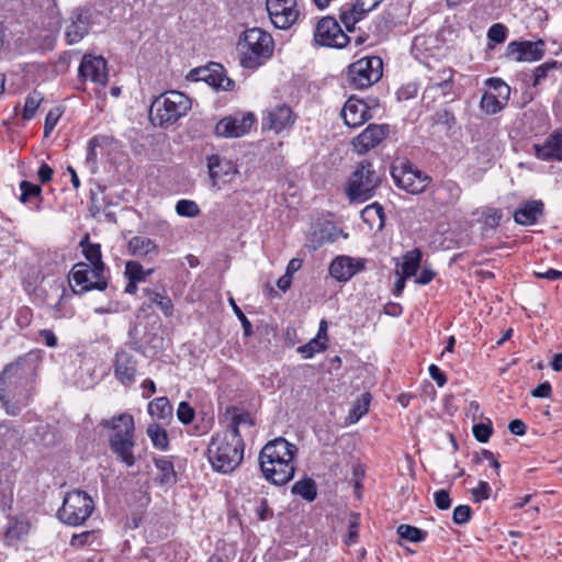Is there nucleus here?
I'll return each mask as SVG.
<instances>
[{
  "instance_id": "nucleus-47",
  "label": "nucleus",
  "mask_w": 562,
  "mask_h": 562,
  "mask_svg": "<svg viewBox=\"0 0 562 562\" xmlns=\"http://www.w3.org/2000/svg\"><path fill=\"white\" fill-rule=\"evenodd\" d=\"M326 344L324 340L319 338H313L307 344L301 346L299 348V352L302 353L303 358L308 359L312 358L316 352H321L326 349Z\"/></svg>"
},
{
  "instance_id": "nucleus-23",
  "label": "nucleus",
  "mask_w": 562,
  "mask_h": 562,
  "mask_svg": "<svg viewBox=\"0 0 562 562\" xmlns=\"http://www.w3.org/2000/svg\"><path fill=\"white\" fill-rule=\"evenodd\" d=\"M389 134V126L385 124H370L352 142L355 149L364 154L378 146Z\"/></svg>"
},
{
  "instance_id": "nucleus-35",
  "label": "nucleus",
  "mask_w": 562,
  "mask_h": 562,
  "mask_svg": "<svg viewBox=\"0 0 562 562\" xmlns=\"http://www.w3.org/2000/svg\"><path fill=\"white\" fill-rule=\"evenodd\" d=\"M452 78L453 70L443 68L439 70L437 75L429 78L428 89H441L442 94L447 95L451 90Z\"/></svg>"
},
{
  "instance_id": "nucleus-39",
  "label": "nucleus",
  "mask_w": 562,
  "mask_h": 562,
  "mask_svg": "<svg viewBox=\"0 0 562 562\" xmlns=\"http://www.w3.org/2000/svg\"><path fill=\"white\" fill-rule=\"evenodd\" d=\"M146 432L149 439L151 440L154 447L160 450H166L168 448L169 440L167 431L161 426H159L158 424H150L147 427Z\"/></svg>"
},
{
  "instance_id": "nucleus-8",
  "label": "nucleus",
  "mask_w": 562,
  "mask_h": 562,
  "mask_svg": "<svg viewBox=\"0 0 562 562\" xmlns=\"http://www.w3.org/2000/svg\"><path fill=\"white\" fill-rule=\"evenodd\" d=\"M93 509L94 502L86 492L72 491L66 494L57 516L64 524L76 527L82 525Z\"/></svg>"
},
{
  "instance_id": "nucleus-26",
  "label": "nucleus",
  "mask_w": 562,
  "mask_h": 562,
  "mask_svg": "<svg viewBox=\"0 0 562 562\" xmlns=\"http://www.w3.org/2000/svg\"><path fill=\"white\" fill-rule=\"evenodd\" d=\"M207 168L213 187H216L220 181H226L227 176L235 173L232 162L217 155L207 158Z\"/></svg>"
},
{
  "instance_id": "nucleus-1",
  "label": "nucleus",
  "mask_w": 562,
  "mask_h": 562,
  "mask_svg": "<svg viewBox=\"0 0 562 562\" xmlns=\"http://www.w3.org/2000/svg\"><path fill=\"white\" fill-rule=\"evenodd\" d=\"M40 351L32 350L7 364L0 374V402L8 415L16 416L27 406L38 379Z\"/></svg>"
},
{
  "instance_id": "nucleus-6",
  "label": "nucleus",
  "mask_w": 562,
  "mask_h": 562,
  "mask_svg": "<svg viewBox=\"0 0 562 562\" xmlns=\"http://www.w3.org/2000/svg\"><path fill=\"white\" fill-rule=\"evenodd\" d=\"M191 100L179 91H167L157 97L149 110V119L154 124L167 126L177 122L191 109Z\"/></svg>"
},
{
  "instance_id": "nucleus-34",
  "label": "nucleus",
  "mask_w": 562,
  "mask_h": 562,
  "mask_svg": "<svg viewBox=\"0 0 562 562\" xmlns=\"http://www.w3.org/2000/svg\"><path fill=\"white\" fill-rule=\"evenodd\" d=\"M361 217L370 227L376 225L382 228L384 226V210L378 202L366 206L361 212Z\"/></svg>"
},
{
  "instance_id": "nucleus-33",
  "label": "nucleus",
  "mask_w": 562,
  "mask_h": 562,
  "mask_svg": "<svg viewBox=\"0 0 562 562\" xmlns=\"http://www.w3.org/2000/svg\"><path fill=\"white\" fill-rule=\"evenodd\" d=\"M172 406L166 396L157 397L148 404V413L154 418L167 420L172 417Z\"/></svg>"
},
{
  "instance_id": "nucleus-63",
  "label": "nucleus",
  "mask_w": 562,
  "mask_h": 562,
  "mask_svg": "<svg viewBox=\"0 0 562 562\" xmlns=\"http://www.w3.org/2000/svg\"><path fill=\"white\" fill-rule=\"evenodd\" d=\"M508 429L513 435L524 436L526 434V424L521 419H514L509 423Z\"/></svg>"
},
{
  "instance_id": "nucleus-50",
  "label": "nucleus",
  "mask_w": 562,
  "mask_h": 562,
  "mask_svg": "<svg viewBox=\"0 0 562 562\" xmlns=\"http://www.w3.org/2000/svg\"><path fill=\"white\" fill-rule=\"evenodd\" d=\"M20 190H21L20 201L22 203H26L33 196H36V198L40 196L41 192H42V189L38 184H34V183L25 181V180L20 183Z\"/></svg>"
},
{
  "instance_id": "nucleus-44",
  "label": "nucleus",
  "mask_w": 562,
  "mask_h": 562,
  "mask_svg": "<svg viewBox=\"0 0 562 562\" xmlns=\"http://www.w3.org/2000/svg\"><path fill=\"white\" fill-rule=\"evenodd\" d=\"M54 290L56 292L57 301L54 304H50L52 316L55 319L70 317L72 313L70 311H65L63 305L66 296L65 289L61 285H56L54 286Z\"/></svg>"
},
{
  "instance_id": "nucleus-24",
  "label": "nucleus",
  "mask_w": 562,
  "mask_h": 562,
  "mask_svg": "<svg viewBox=\"0 0 562 562\" xmlns=\"http://www.w3.org/2000/svg\"><path fill=\"white\" fill-rule=\"evenodd\" d=\"M533 150L538 159L562 161V130L551 133L543 144H535Z\"/></svg>"
},
{
  "instance_id": "nucleus-37",
  "label": "nucleus",
  "mask_w": 562,
  "mask_h": 562,
  "mask_svg": "<svg viewBox=\"0 0 562 562\" xmlns=\"http://www.w3.org/2000/svg\"><path fill=\"white\" fill-rule=\"evenodd\" d=\"M292 493L307 502H313L317 496V486L313 479H303L292 485Z\"/></svg>"
},
{
  "instance_id": "nucleus-62",
  "label": "nucleus",
  "mask_w": 562,
  "mask_h": 562,
  "mask_svg": "<svg viewBox=\"0 0 562 562\" xmlns=\"http://www.w3.org/2000/svg\"><path fill=\"white\" fill-rule=\"evenodd\" d=\"M551 392H552L551 384L548 381H546V382L540 383L536 389H533L531 391V395L533 397L547 398L551 395Z\"/></svg>"
},
{
  "instance_id": "nucleus-29",
  "label": "nucleus",
  "mask_w": 562,
  "mask_h": 562,
  "mask_svg": "<svg viewBox=\"0 0 562 562\" xmlns=\"http://www.w3.org/2000/svg\"><path fill=\"white\" fill-rule=\"evenodd\" d=\"M127 249L132 256L137 257L157 256L159 252L158 245L153 239L144 236L132 237Z\"/></svg>"
},
{
  "instance_id": "nucleus-4",
  "label": "nucleus",
  "mask_w": 562,
  "mask_h": 562,
  "mask_svg": "<svg viewBox=\"0 0 562 562\" xmlns=\"http://www.w3.org/2000/svg\"><path fill=\"white\" fill-rule=\"evenodd\" d=\"M273 48L272 36L260 27L244 31L236 44L239 64L246 69H257L266 64L272 56Z\"/></svg>"
},
{
  "instance_id": "nucleus-18",
  "label": "nucleus",
  "mask_w": 562,
  "mask_h": 562,
  "mask_svg": "<svg viewBox=\"0 0 562 562\" xmlns=\"http://www.w3.org/2000/svg\"><path fill=\"white\" fill-rule=\"evenodd\" d=\"M79 77L100 88L108 83L106 60L102 56L85 55L78 68Z\"/></svg>"
},
{
  "instance_id": "nucleus-53",
  "label": "nucleus",
  "mask_w": 562,
  "mask_h": 562,
  "mask_svg": "<svg viewBox=\"0 0 562 562\" xmlns=\"http://www.w3.org/2000/svg\"><path fill=\"white\" fill-rule=\"evenodd\" d=\"M228 302H229V305L232 306L233 312L235 313V315L241 323L244 335L246 337H249L252 334L251 323L246 317V315L243 313V311L238 307V305L236 304V302L233 297H229Z\"/></svg>"
},
{
  "instance_id": "nucleus-38",
  "label": "nucleus",
  "mask_w": 562,
  "mask_h": 562,
  "mask_svg": "<svg viewBox=\"0 0 562 562\" xmlns=\"http://www.w3.org/2000/svg\"><path fill=\"white\" fill-rule=\"evenodd\" d=\"M507 101L508 100H503V98L490 91L483 94L480 104L485 113L495 114L504 108Z\"/></svg>"
},
{
  "instance_id": "nucleus-11",
  "label": "nucleus",
  "mask_w": 562,
  "mask_h": 562,
  "mask_svg": "<svg viewBox=\"0 0 562 562\" xmlns=\"http://www.w3.org/2000/svg\"><path fill=\"white\" fill-rule=\"evenodd\" d=\"M391 175L396 187L411 194L424 192L431 182V178L428 175L418 170L408 161H401L394 165Z\"/></svg>"
},
{
  "instance_id": "nucleus-40",
  "label": "nucleus",
  "mask_w": 562,
  "mask_h": 562,
  "mask_svg": "<svg viewBox=\"0 0 562 562\" xmlns=\"http://www.w3.org/2000/svg\"><path fill=\"white\" fill-rule=\"evenodd\" d=\"M397 535L409 542H422L426 539L427 532L411 525H400L397 527Z\"/></svg>"
},
{
  "instance_id": "nucleus-51",
  "label": "nucleus",
  "mask_w": 562,
  "mask_h": 562,
  "mask_svg": "<svg viewBox=\"0 0 562 562\" xmlns=\"http://www.w3.org/2000/svg\"><path fill=\"white\" fill-rule=\"evenodd\" d=\"M486 85L494 90L493 93L503 98V100H508L510 94V88L499 78H488L486 80Z\"/></svg>"
},
{
  "instance_id": "nucleus-36",
  "label": "nucleus",
  "mask_w": 562,
  "mask_h": 562,
  "mask_svg": "<svg viewBox=\"0 0 562 562\" xmlns=\"http://www.w3.org/2000/svg\"><path fill=\"white\" fill-rule=\"evenodd\" d=\"M422 257V251L418 248H415L404 255L401 267L404 278H411L417 273L420 267Z\"/></svg>"
},
{
  "instance_id": "nucleus-12",
  "label": "nucleus",
  "mask_w": 562,
  "mask_h": 562,
  "mask_svg": "<svg viewBox=\"0 0 562 562\" xmlns=\"http://www.w3.org/2000/svg\"><path fill=\"white\" fill-rule=\"evenodd\" d=\"M314 42L318 46L344 48L350 42V37L342 31L335 18L324 16L315 26Z\"/></svg>"
},
{
  "instance_id": "nucleus-55",
  "label": "nucleus",
  "mask_w": 562,
  "mask_h": 562,
  "mask_svg": "<svg viewBox=\"0 0 562 562\" xmlns=\"http://www.w3.org/2000/svg\"><path fill=\"white\" fill-rule=\"evenodd\" d=\"M195 416L194 409L187 402H181L177 409V417L182 424H190Z\"/></svg>"
},
{
  "instance_id": "nucleus-22",
  "label": "nucleus",
  "mask_w": 562,
  "mask_h": 562,
  "mask_svg": "<svg viewBox=\"0 0 562 562\" xmlns=\"http://www.w3.org/2000/svg\"><path fill=\"white\" fill-rule=\"evenodd\" d=\"M91 24V13L89 9L77 8L70 15V24L66 30V38L68 44L80 42L89 32Z\"/></svg>"
},
{
  "instance_id": "nucleus-16",
  "label": "nucleus",
  "mask_w": 562,
  "mask_h": 562,
  "mask_svg": "<svg viewBox=\"0 0 562 562\" xmlns=\"http://www.w3.org/2000/svg\"><path fill=\"white\" fill-rule=\"evenodd\" d=\"M295 123V114L291 106L281 103L268 108L262 115V130L280 134L289 131Z\"/></svg>"
},
{
  "instance_id": "nucleus-43",
  "label": "nucleus",
  "mask_w": 562,
  "mask_h": 562,
  "mask_svg": "<svg viewBox=\"0 0 562 562\" xmlns=\"http://www.w3.org/2000/svg\"><path fill=\"white\" fill-rule=\"evenodd\" d=\"M148 300L151 304L157 305L166 316H170L173 311V304L171 299L159 292L147 290Z\"/></svg>"
},
{
  "instance_id": "nucleus-10",
  "label": "nucleus",
  "mask_w": 562,
  "mask_h": 562,
  "mask_svg": "<svg viewBox=\"0 0 562 562\" xmlns=\"http://www.w3.org/2000/svg\"><path fill=\"white\" fill-rule=\"evenodd\" d=\"M69 281L74 282L71 289L75 294L92 290L103 291L108 286L105 271L98 267L93 268L87 262H78L72 267Z\"/></svg>"
},
{
  "instance_id": "nucleus-31",
  "label": "nucleus",
  "mask_w": 562,
  "mask_h": 562,
  "mask_svg": "<svg viewBox=\"0 0 562 562\" xmlns=\"http://www.w3.org/2000/svg\"><path fill=\"white\" fill-rule=\"evenodd\" d=\"M367 12H362L359 9L357 2L352 4H347L340 9V21L345 25L348 32H352L356 23L361 21L366 16Z\"/></svg>"
},
{
  "instance_id": "nucleus-28",
  "label": "nucleus",
  "mask_w": 562,
  "mask_h": 562,
  "mask_svg": "<svg viewBox=\"0 0 562 562\" xmlns=\"http://www.w3.org/2000/svg\"><path fill=\"white\" fill-rule=\"evenodd\" d=\"M227 413L232 414V417L227 429L224 431L237 438H243L241 430L250 429L255 424L252 417L249 413L236 408L227 409Z\"/></svg>"
},
{
  "instance_id": "nucleus-25",
  "label": "nucleus",
  "mask_w": 562,
  "mask_h": 562,
  "mask_svg": "<svg viewBox=\"0 0 562 562\" xmlns=\"http://www.w3.org/2000/svg\"><path fill=\"white\" fill-rule=\"evenodd\" d=\"M341 117L347 126L356 128L370 119L369 108L363 101L349 98L341 110Z\"/></svg>"
},
{
  "instance_id": "nucleus-27",
  "label": "nucleus",
  "mask_w": 562,
  "mask_h": 562,
  "mask_svg": "<svg viewBox=\"0 0 562 562\" xmlns=\"http://www.w3.org/2000/svg\"><path fill=\"white\" fill-rule=\"evenodd\" d=\"M542 213L543 203L541 201H530L515 211L514 218L520 225H533Z\"/></svg>"
},
{
  "instance_id": "nucleus-7",
  "label": "nucleus",
  "mask_w": 562,
  "mask_h": 562,
  "mask_svg": "<svg viewBox=\"0 0 562 562\" xmlns=\"http://www.w3.org/2000/svg\"><path fill=\"white\" fill-rule=\"evenodd\" d=\"M381 182L380 176L369 161H361L349 178L347 195L351 202L371 199Z\"/></svg>"
},
{
  "instance_id": "nucleus-41",
  "label": "nucleus",
  "mask_w": 562,
  "mask_h": 562,
  "mask_svg": "<svg viewBox=\"0 0 562 562\" xmlns=\"http://www.w3.org/2000/svg\"><path fill=\"white\" fill-rule=\"evenodd\" d=\"M154 272V269L147 271L144 270L143 266L138 261H127L125 265V276L128 280L142 282L147 279Z\"/></svg>"
},
{
  "instance_id": "nucleus-45",
  "label": "nucleus",
  "mask_w": 562,
  "mask_h": 562,
  "mask_svg": "<svg viewBox=\"0 0 562 562\" xmlns=\"http://www.w3.org/2000/svg\"><path fill=\"white\" fill-rule=\"evenodd\" d=\"M42 101H43V95L40 92H37V91L31 92L25 99L22 117L24 120H31L35 115Z\"/></svg>"
},
{
  "instance_id": "nucleus-20",
  "label": "nucleus",
  "mask_w": 562,
  "mask_h": 562,
  "mask_svg": "<svg viewBox=\"0 0 562 562\" xmlns=\"http://www.w3.org/2000/svg\"><path fill=\"white\" fill-rule=\"evenodd\" d=\"M190 77L195 80H203L215 89L224 91L233 90L235 87L234 80L228 78L222 65L212 63L205 68L191 70Z\"/></svg>"
},
{
  "instance_id": "nucleus-64",
  "label": "nucleus",
  "mask_w": 562,
  "mask_h": 562,
  "mask_svg": "<svg viewBox=\"0 0 562 562\" xmlns=\"http://www.w3.org/2000/svg\"><path fill=\"white\" fill-rule=\"evenodd\" d=\"M435 278V272L427 267H424L419 276L416 278V283L425 285L430 283Z\"/></svg>"
},
{
  "instance_id": "nucleus-15",
  "label": "nucleus",
  "mask_w": 562,
  "mask_h": 562,
  "mask_svg": "<svg viewBox=\"0 0 562 562\" xmlns=\"http://www.w3.org/2000/svg\"><path fill=\"white\" fill-rule=\"evenodd\" d=\"M256 121L251 112L225 116L215 125V134L221 137L235 138L246 135Z\"/></svg>"
},
{
  "instance_id": "nucleus-13",
  "label": "nucleus",
  "mask_w": 562,
  "mask_h": 562,
  "mask_svg": "<svg viewBox=\"0 0 562 562\" xmlns=\"http://www.w3.org/2000/svg\"><path fill=\"white\" fill-rule=\"evenodd\" d=\"M271 23L280 30L290 29L299 19L296 0H266Z\"/></svg>"
},
{
  "instance_id": "nucleus-48",
  "label": "nucleus",
  "mask_w": 562,
  "mask_h": 562,
  "mask_svg": "<svg viewBox=\"0 0 562 562\" xmlns=\"http://www.w3.org/2000/svg\"><path fill=\"white\" fill-rule=\"evenodd\" d=\"M97 538V531L89 530L81 533H75L70 539V546L76 549H82L93 543Z\"/></svg>"
},
{
  "instance_id": "nucleus-54",
  "label": "nucleus",
  "mask_w": 562,
  "mask_h": 562,
  "mask_svg": "<svg viewBox=\"0 0 562 562\" xmlns=\"http://www.w3.org/2000/svg\"><path fill=\"white\" fill-rule=\"evenodd\" d=\"M472 431L473 436L479 442H487L493 431L491 422H488L487 424H475L472 428Z\"/></svg>"
},
{
  "instance_id": "nucleus-21",
  "label": "nucleus",
  "mask_w": 562,
  "mask_h": 562,
  "mask_svg": "<svg viewBox=\"0 0 562 562\" xmlns=\"http://www.w3.org/2000/svg\"><path fill=\"white\" fill-rule=\"evenodd\" d=\"M366 260L362 258H352L349 256H338L336 257L330 266L329 273L330 276L339 282H347L355 274L364 270Z\"/></svg>"
},
{
  "instance_id": "nucleus-2",
  "label": "nucleus",
  "mask_w": 562,
  "mask_h": 562,
  "mask_svg": "<svg viewBox=\"0 0 562 562\" xmlns=\"http://www.w3.org/2000/svg\"><path fill=\"white\" fill-rule=\"evenodd\" d=\"M297 451V447L283 437L268 441L258 457L263 477L274 485L290 482L295 473L294 459Z\"/></svg>"
},
{
  "instance_id": "nucleus-58",
  "label": "nucleus",
  "mask_w": 562,
  "mask_h": 562,
  "mask_svg": "<svg viewBox=\"0 0 562 562\" xmlns=\"http://www.w3.org/2000/svg\"><path fill=\"white\" fill-rule=\"evenodd\" d=\"M474 502L480 503L490 497L491 486L485 481H480L479 485L471 491Z\"/></svg>"
},
{
  "instance_id": "nucleus-3",
  "label": "nucleus",
  "mask_w": 562,
  "mask_h": 562,
  "mask_svg": "<svg viewBox=\"0 0 562 562\" xmlns=\"http://www.w3.org/2000/svg\"><path fill=\"white\" fill-rule=\"evenodd\" d=\"M244 451L243 438L221 431L211 437L206 449V458L214 471L227 474L241 464Z\"/></svg>"
},
{
  "instance_id": "nucleus-60",
  "label": "nucleus",
  "mask_w": 562,
  "mask_h": 562,
  "mask_svg": "<svg viewBox=\"0 0 562 562\" xmlns=\"http://www.w3.org/2000/svg\"><path fill=\"white\" fill-rule=\"evenodd\" d=\"M257 514L261 521L269 520L273 517V510L269 507L268 501L262 498L257 507Z\"/></svg>"
},
{
  "instance_id": "nucleus-52",
  "label": "nucleus",
  "mask_w": 562,
  "mask_h": 562,
  "mask_svg": "<svg viewBox=\"0 0 562 562\" xmlns=\"http://www.w3.org/2000/svg\"><path fill=\"white\" fill-rule=\"evenodd\" d=\"M507 27L502 23L493 24L487 31V38L490 42L501 44L506 41Z\"/></svg>"
},
{
  "instance_id": "nucleus-56",
  "label": "nucleus",
  "mask_w": 562,
  "mask_h": 562,
  "mask_svg": "<svg viewBox=\"0 0 562 562\" xmlns=\"http://www.w3.org/2000/svg\"><path fill=\"white\" fill-rule=\"evenodd\" d=\"M61 116V112L58 108L50 110L44 122V135L47 137L52 131L55 128L59 117Z\"/></svg>"
},
{
  "instance_id": "nucleus-9",
  "label": "nucleus",
  "mask_w": 562,
  "mask_h": 562,
  "mask_svg": "<svg viewBox=\"0 0 562 562\" xmlns=\"http://www.w3.org/2000/svg\"><path fill=\"white\" fill-rule=\"evenodd\" d=\"M383 74V61L378 56L364 57L348 67V82L353 89H367L378 82Z\"/></svg>"
},
{
  "instance_id": "nucleus-49",
  "label": "nucleus",
  "mask_w": 562,
  "mask_h": 562,
  "mask_svg": "<svg viewBox=\"0 0 562 562\" xmlns=\"http://www.w3.org/2000/svg\"><path fill=\"white\" fill-rule=\"evenodd\" d=\"M558 67L559 63L557 60L547 61L536 67L533 70V87L540 85L548 77L549 71Z\"/></svg>"
},
{
  "instance_id": "nucleus-46",
  "label": "nucleus",
  "mask_w": 562,
  "mask_h": 562,
  "mask_svg": "<svg viewBox=\"0 0 562 562\" xmlns=\"http://www.w3.org/2000/svg\"><path fill=\"white\" fill-rule=\"evenodd\" d=\"M176 212L180 216L195 217L200 213L199 205L191 200H179L176 204Z\"/></svg>"
},
{
  "instance_id": "nucleus-59",
  "label": "nucleus",
  "mask_w": 562,
  "mask_h": 562,
  "mask_svg": "<svg viewBox=\"0 0 562 562\" xmlns=\"http://www.w3.org/2000/svg\"><path fill=\"white\" fill-rule=\"evenodd\" d=\"M434 499L436 506L441 510H446L451 506V499L447 490H439L435 492Z\"/></svg>"
},
{
  "instance_id": "nucleus-61",
  "label": "nucleus",
  "mask_w": 562,
  "mask_h": 562,
  "mask_svg": "<svg viewBox=\"0 0 562 562\" xmlns=\"http://www.w3.org/2000/svg\"><path fill=\"white\" fill-rule=\"evenodd\" d=\"M429 374L439 387H442L447 383L446 374L436 366L430 364L428 368Z\"/></svg>"
},
{
  "instance_id": "nucleus-30",
  "label": "nucleus",
  "mask_w": 562,
  "mask_h": 562,
  "mask_svg": "<svg viewBox=\"0 0 562 562\" xmlns=\"http://www.w3.org/2000/svg\"><path fill=\"white\" fill-rule=\"evenodd\" d=\"M154 464L159 472L156 480L160 485H170L176 483L177 474L173 463L168 457L155 458Z\"/></svg>"
},
{
  "instance_id": "nucleus-17",
  "label": "nucleus",
  "mask_w": 562,
  "mask_h": 562,
  "mask_svg": "<svg viewBox=\"0 0 562 562\" xmlns=\"http://www.w3.org/2000/svg\"><path fill=\"white\" fill-rule=\"evenodd\" d=\"M463 190L452 179H443L435 183L430 189V200L438 209L454 207L461 200Z\"/></svg>"
},
{
  "instance_id": "nucleus-14",
  "label": "nucleus",
  "mask_w": 562,
  "mask_h": 562,
  "mask_svg": "<svg viewBox=\"0 0 562 562\" xmlns=\"http://www.w3.org/2000/svg\"><path fill=\"white\" fill-rule=\"evenodd\" d=\"M546 53V43L542 40L513 41L506 46L505 57L517 63H533L540 60Z\"/></svg>"
},
{
  "instance_id": "nucleus-19",
  "label": "nucleus",
  "mask_w": 562,
  "mask_h": 562,
  "mask_svg": "<svg viewBox=\"0 0 562 562\" xmlns=\"http://www.w3.org/2000/svg\"><path fill=\"white\" fill-rule=\"evenodd\" d=\"M113 371L116 380L126 386L135 382L137 374V358L134 351L120 349L115 353Z\"/></svg>"
},
{
  "instance_id": "nucleus-42",
  "label": "nucleus",
  "mask_w": 562,
  "mask_h": 562,
  "mask_svg": "<svg viewBox=\"0 0 562 562\" xmlns=\"http://www.w3.org/2000/svg\"><path fill=\"white\" fill-rule=\"evenodd\" d=\"M370 401V393L362 394L361 397L356 401V403L352 405L349 412L348 419L350 420V423H357L364 414H367Z\"/></svg>"
},
{
  "instance_id": "nucleus-5",
  "label": "nucleus",
  "mask_w": 562,
  "mask_h": 562,
  "mask_svg": "<svg viewBox=\"0 0 562 562\" xmlns=\"http://www.w3.org/2000/svg\"><path fill=\"white\" fill-rule=\"evenodd\" d=\"M100 425L113 429L114 432L109 438L112 452L126 467H133L135 464V424L133 416L127 413H122L111 419L102 420Z\"/></svg>"
},
{
  "instance_id": "nucleus-57",
  "label": "nucleus",
  "mask_w": 562,
  "mask_h": 562,
  "mask_svg": "<svg viewBox=\"0 0 562 562\" xmlns=\"http://www.w3.org/2000/svg\"><path fill=\"white\" fill-rule=\"evenodd\" d=\"M471 508L468 505H459L453 509V522L457 525H463L471 518Z\"/></svg>"
},
{
  "instance_id": "nucleus-32",
  "label": "nucleus",
  "mask_w": 562,
  "mask_h": 562,
  "mask_svg": "<svg viewBox=\"0 0 562 562\" xmlns=\"http://www.w3.org/2000/svg\"><path fill=\"white\" fill-rule=\"evenodd\" d=\"M80 245L82 247L83 255L88 260V265L93 268L98 267L105 271V265L102 261L100 245L90 243L88 236H86L85 239L80 241Z\"/></svg>"
}]
</instances>
